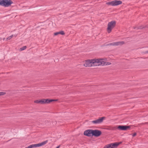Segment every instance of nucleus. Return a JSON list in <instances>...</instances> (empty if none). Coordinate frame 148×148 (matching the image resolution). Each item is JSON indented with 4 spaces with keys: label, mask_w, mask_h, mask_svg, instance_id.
Segmentation results:
<instances>
[{
    "label": "nucleus",
    "mask_w": 148,
    "mask_h": 148,
    "mask_svg": "<svg viewBox=\"0 0 148 148\" xmlns=\"http://www.w3.org/2000/svg\"><path fill=\"white\" fill-rule=\"evenodd\" d=\"M130 128V126L119 125L118 127V129L121 130H126Z\"/></svg>",
    "instance_id": "9d476101"
},
{
    "label": "nucleus",
    "mask_w": 148,
    "mask_h": 148,
    "mask_svg": "<svg viewBox=\"0 0 148 148\" xmlns=\"http://www.w3.org/2000/svg\"><path fill=\"white\" fill-rule=\"evenodd\" d=\"M59 34H61L62 35H64L65 33L63 31H61L60 32H59Z\"/></svg>",
    "instance_id": "2eb2a0df"
},
{
    "label": "nucleus",
    "mask_w": 148,
    "mask_h": 148,
    "mask_svg": "<svg viewBox=\"0 0 148 148\" xmlns=\"http://www.w3.org/2000/svg\"><path fill=\"white\" fill-rule=\"evenodd\" d=\"M57 100L52 99H43L40 100H36L34 101V102L37 103H40L41 104H44L49 103L51 102L56 101Z\"/></svg>",
    "instance_id": "f03ea898"
},
{
    "label": "nucleus",
    "mask_w": 148,
    "mask_h": 148,
    "mask_svg": "<svg viewBox=\"0 0 148 148\" xmlns=\"http://www.w3.org/2000/svg\"><path fill=\"white\" fill-rule=\"evenodd\" d=\"M12 3L11 0H0V5L5 7H8Z\"/></svg>",
    "instance_id": "20e7f679"
},
{
    "label": "nucleus",
    "mask_w": 148,
    "mask_h": 148,
    "mask_svg": "<svg viewBox=\"0 0 148 148\" xmlns=\"http://www.w3.org/2000/svg\"><path fill=\"white\" fill-rule=\"evenodd\" d=\"M136 135V133H134L133 134L132 136L133 137H134V136H135Z\"/></svg>",
    "instance_id": "6ab92c4d"
},
{
    "label": "nucleus",
    "mask_w": 148,
    "mask_h": 148,
    "mask_svg": "<svg viewBox=\"0 0 148 148\" xmlns=\"http://www.w3.org/2000/svg\"><path fill=\"white\" fill-rule=\"evenodd\" d=\"M47 141H45L42 142L41 143H39L38 144H32L29 145V146L27 147H26L25 148H32L34 147H40L45 145L46 143H47Z\"/></svg>",
    "instance_id": "423d86ee"
},
{
    "label": "nucleus",
    "mask_w": 148,
    "mask_h": 148,
    "mask_svg": "<svg viewBox=\"0 0 148 148\" xmlns=\"http://www.w3.org/2000/svg\"><path fill=\"white\" fill-rule=\"evenodd\" d=\"M13 37V35H12L10 36L9 37H8L7 38V40H10L11 38H12V37Z\"/></svg>",
    "instance_id": "4468645a"
},
{
    "label": "nucleus",
    "mask_w": 148,
    "mask_h": 148,
    "mask_svg": "<svg viewBox=\"0 0 148 148\" xmlns=\"http://www.w3.org/2000/svg\"><path fill=\"white\" fill-rule=\"evenodd\" d=\"M105 118L104 117H101L97 120L92 121L91 122L95 125L99 124L102 123Z\"/></svg>",
    "instance_id": "6e6552de"
},
{
    "label": "nucleus",
    "mask_w": 148,
    "mask_h": 148,
    "mask_svg": "<svg viewBox=\"0 0 148 148\" xmlns=\"http://www.w3.org/2000/svg\"><path fill=\"white\" fill-rule=\"evenodd\" d=\"M122 2L120 0H114L111 1L107 2L106 4L107 5L112 6H116L121 4Z\"/></svg>",
    "instance_id": "39448f33"
},
{
    "label": "nucleus",
    "mask_w": 148,
    "mask_h": 148,
    "mask_svg": "<svg viewBox=\"0 0 148 148\" xmlns=\"http://www.w3.org/2000/svg\"><path fill=\"white\" fill-rule=\"evenodd\" d=\"M106 58L95 59L86 60L84 66L85 67L97 66L99 65H109L111 64L110 62H106Z\"/></svg>",
    "instance_id": "f257e3e1"
},
{
    "label": "nucleus",
    "mask_w": 148,
    "mask_h": 148,
    "mask_svg": "<svg viewBox=\"0 0 148 148\" xmlns=\"http://www.w3.org/2000/svg\"><path fill=\"white\" fill-rule=\"evenodd\" d=\"M5 93L3 92H0V96L3 95L5 94Z\"/></svg>",
    "instance_id": "dca6fc26"
},
{
    "label": "nucleus",
    "mask_w": 148,
    "mask_h": 148,
    "mask_svg": "<svg viewBox=\"0 0 148 148\" xmlns=\"http://www.w3.org/2000/svg\"><path fill=\"white\" fill-rule=\"evenodd\" d=\"M26 48L27 47L26 46H24L20 49V50L23 51L24 50H25V49H26Z\"/></svg>",
    "instance_id": "ddd939ff"
},
{
    "label": "nucleus",
    "mask_w": 148,
    "mask_h": 148,
    "mask_svg": "<svg viewBox=\"0 0 148 148\" xmlns=\"http://www.w3.org/2000/svg\"><path fill=\"white\" fill-rule=\"evenodd\" d=\"M124 44L123 41H119L114 42V46L121 45Z\"/></svg>",
    "instance_id": "f8f14e48"
},
{
    "label": "nucleus",
    "mask_w": 148,
    "mask_h": 148,
    "mask_svg": "<svg viewBox=\"0 0 148 148\" xmlns=\"http://www.w3.org/2000/svg\"><path fill=\"white\" fill-rule=\"evenodd\" d=\"M116 24L115 21H111L109 22L108 25L107 32L108 33L111 32L112 29L115 27Z\"/></svg>",
    "instance_id": "7ed1b4c3"
},
{
    "label": "nucleus",
    "mask_w": 148,
    "mask_h": 148,
    "mask_svg": "<svg viewBox=\"0 0 148 148\" xmlns=\"http://www.w3.org/2000/svg\"><path fill=\"white\" fill-rule=\"evenodd\" d=\"M60 147V146L59 145L58 147H57L56 148H59V147Z\"/></svg>",
    "instance_id": "aec40b11"
},
{
    "label": "nucleus",
    "mask_w": 148,
    "mask_h": 148,
    "mask_svg": "<svg viewBox=\"0 0 148 148\" xmlns=\"http://www.w3.org/2000/svg\"><path fill=\"white\" fill-rule=\"evenodd\" d=\"M101 134V132L97 130H93V136L98 137L100 136Z\"/></svg>",
    "instance_id": "9b49d317"
},
{
    "label": "nucleus",
    "mask_w": 148,
    "mask_h": 148,
    "mask_svg": "<svg viewBox=\"0 0 148 148\" xmlns=\"http://www.w3.org/2000/svg\"><path fill=\"white\" fill-rule=\"evenodd\" d=\"M108 45H113L114 46V42L110 43L108 44Z\"/></svg>",
    "instance_id": "a211bd4d"
},
{
    "label": "nucleus",
    "mask_w": 148,
    "mask_h": 148,
    "mask_svg": "<svg viewBox=\"0 0 148 148\" xmlns=\"http://www.w3.org/2000/svg\"><path fill=\"white\" fill-rule=\"evenodd\" d=\"M84 134L85 135L88 136H93V130H88L85 131L84 133Z\"/></svg>",
    "instance_id": "1a4fd4ad"
},
{
    "label": "nucleus",
    "mask_w": 148,
    "mask_h": 148,
    "mask_svg": "<svg viewBox=\"0 0 148 148\" xmlns=\"http://www.w3.org/2000/svg\"><path fill=\"white\" fill-rule=\"evenodd\" d=\"M59 34V32H56L54 33V36H56L58 35V34Z\"/></svg>",
    "instance_id": "f3484780"
},
{
    "label": "nucleus",
    "mask_w": 148,
    "mask_h": 148,
    "mask_svg": "<svg viewBox=\"0 0 148 148\" xmlns=\"http://www.w3.org/2000/svg\"><path fill=\"white\" fill-rule=\"evenodd\" d=\"M121 143H115L108 144L106 145L104 148H116Z\"/></svg>",
    "instance_id": "0eeeda50"
}]
</instances>
